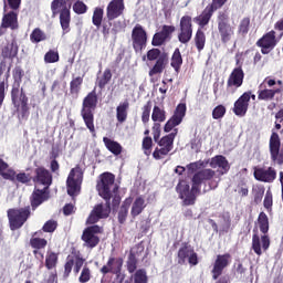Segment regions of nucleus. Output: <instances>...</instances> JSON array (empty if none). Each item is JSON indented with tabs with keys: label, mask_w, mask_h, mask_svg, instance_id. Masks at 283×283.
<instances>
[{
	"label": "nucleus",
	"mask_w": 283,
	"mask_h": 283,
	"mask_svg": "<svg viewBox=\"0 0 283 283\" xmlns=\"http://www.w3.org/2000/svg\"><path fill=\"white\" fill-rule=\"evenodd\" d=\"M127 109H129V102L120 103L117 106V120L118 123H125L127 120Z\"/></svg>",
	"instance_id": "nucleus-39"
},
{
	"label": "nucleus",
	"mask_w": 283,
	"mask_h": 283,
	"mask_svg": "<svg viewBox=\"0 0 283 283\" xmlns=\"http://www.w3.org/2000/svg\"><path fill=\"white\" fill-rule=\"evenodd\" d=\"M263 205L265 209H271V207H273V193L271 192V189L266 191Z\"/></svg>",
	"instance_id": "nucleus-62"
},
{
	"label": "nucleus",
	"mask_w": 283,
	"mask_h": 283,
	"mask_svg": "<svg viewBox=\"0 0 283 283\" xmlns=\"http://www.w3.org/2000/svg\"><path fill=\"white\" fill-rule=\"evenodd\" d=\"M44 63H59V52L50 50L44 55Z\"/></svg>",
	"instance_id": "nucleus-54"
},
{
	"label": "nucleus",
	"mask_w": 283,
	"mask_h": 283,
	"mask_svg": "<svg viewBox=\"0 0 283 283\" xmlns=\"http://www.w3.org/2000/svg\"><path fill=\"white\" fill-rule=\"evenodd\" d=\"M109 81H112V71L106 69L103 73V76L98 81V86L103 88L105 85H107V83H109Z\"/></svg>",
	"instance_id": "nucleus-52"
},
{
	"label": "nucleus",
	"mask_w": 283,
	"mask_h": 283,
	"mask_svg": "<svg viewBox=\"0 0 283 283\" xmlns=\"http://www.w3.org/2000/svg\"><path fill=\"white\" fill-rule=\"evenodd\" d=\"M59 258L56 256V253H49L46 255V268L48 269H54V266H56V262H57Z\"/></svg>",
	"instance_id": "nucleus-58"
},
{
	"label": "nucleus",
	"mask_w": 283,
	"mask_h": 283,
	"mask_svg": "<svg viewBox=\"0 0 283 283\" xmlns=\"http://www.w3.org/2000/svg\"><path fill=\"white\" fill-rule=\"evenodd\" d=\"M145 207H147V203H145V199L143 197H137L132 205V209H130L132 218H136L140 216L143 211H145Z\"/></svg>",
	"instance_id": "nucleus-31"
},
{
	"label": "nucleus",
	"mask_w": 283,
	"mask_h": 283,
	"mask_svg": "<svg viewBox=\"0 0 283 283\" xmlns=\"http://www.w3.org/2000/svg\"><path fill=\"white\" fill-rule=\"evenodd\" d=\"M83 182V169L81 167L73 168L67 177L66 186L69 196H77L81 191V184Z\"/></svg>",
	"instance_id": "nucleus-8"
},
{
	"label": "nucleus",
	"mask_w": 283,
	"mask_h": 283,
	"mask_svg": "<svg viewBox=\"0 0 283 283\" xmlns=\"http://www.w3.org/2000/svg\"><path fill=\"white\" fill-rule=\"evenodd\" d=\"M129 205H132V199H126L124 205L120 207L118 212V221L120 224L127 220V213H129Z\"/></svg>",
	"instance_id": "nucleus-41"
},
{
	"label": "nucleus",
	"mask_w": 283,
	"mask_h": 283,
	"mask_svg": "<svg viewBox=\"0 0 283 283\" xmlns=\"http://www.w3.org/2000/svg\"><path fill=\"white\" fill-rule=\"evenodd\" d=\"M193 36V29L191 27V17L184 15L180 20V29L178 33V41L180 43H189Z\"/></svg>",
	"instance_id": "nucleus-15"
},
{
	"label": "nucleus",
	"mask_w": 283,
	"mask_h": 283,
	"mask_svg": "<svg viewBox=\"0 0 283 283\" xmlns=\"http://www.w3.org/2000/svg\"><path fill=\"white\" fill-rule=\"evenodd\" d=\"M186 114H187V105L179 104L172 117L166 123L164 127V132L169 133L172 129V127H178V125L182 123V118H185Z\"/></svg>",
	"instance_id": "nucleus-20"
},
{
	"label": "nucleus",
	"mask_w": 283,
	"mask_h": 283,
	"mask_svg": "<svg viewBox=\"0 0 283 283\" xmlns=\"http://www.w3.org/2000/svg\"><path fill=\"white\" fill-rule=\"evenodd\" d=\"M251 101V92L243 93L234 103L233 112L235 116H245L249 111V102Z\"/></svg>",
	"instance_id": "nucleus-25"
},
{
	"label": "nucleus",
	"mask_w": 283,
	"mask_h": 283,
	"mask_svg": "<svg viewBox=\"0 0 283 283\" xmlns=\"http://www.w3.org/2000/svg\"><path fill=\"white\" fill-rule=\"evenodd\" d=\"M207 180L210 181L207 191H209V189H216L218 187V182H220V178H216V171L212 169H203L195 174L192 177L193 191L197 189L200 190V185Z\"/></svg>",
	"instance_id": "nucleus-7"
},
{
	"label": "nucleus",
	"mask_w": 283,
	"mask_h": 283,
	"mask_svg": "<svg viewBox=\"0 0 283 283\" xmlns=\"http://www.w3.org/2000/svg\"><path fill=\"white\" fill-rule=\"evenodd\" d=\"M227 1L229 0H212V3L208 7H210L216 12V10H220V8H222Z\"/></svg>",
	"instance_id": "nucleus-64"
},
{
	"label": "nucleus",
	"mask_w": 283,
	"mask_h": 283,
	"mask_svg": "<svg viewBox=\"0 0 283 283\" xmlns=\"http://www.w3.org/2000/svg\"><path fill=\"white\" fill-rule=\"evenodd\" d=\"M151 114V102H148L144 107H143V114H142V120L144 124L149 123V116Z\"/></svg>",
	"instance_id": "nucleus-57"
},
{
	"label": "nucleus",
	"mask_w": 283,
	"mask_h": 283,
	"mask_svg": "<svg viewBox=\"0 0 283 283\" xmlns=\"http://www.w3.org/2000/svg\"><path fill=\"white\" fill-rule=\"evenodd\" d=\"M125 12V0H112L106 8V18L108 21L118 19Z\"/></svg>",
	"instance_id": "nucleus-21"
},
{
	"label": "nucleus",
	"mask_w": 283,
	"mask_h": 283,
	"mask_svg": "<svg viewBox=\"0 0 283 283\" xmlns=\"http://www.w3.org/2000/svg\"><path fill=\"white\" fill-rule=\"evenodd\" d=\"M167 65V59L165 56L158 57L156 64L149 71V76H154L156 74H163L165 66Z\"/></svg>",
	"instance_id": "nucleus-38"
},
{
	"label": "nucleus",
	"mask_w": 283,
	"mask_h": 283,
	"mask_svg": "<svg viewBox=\"0 0 283 283\" xmlns=\"http://www.w3.org/2000/svg\"><path fill=\"white\" fill-rule=\"evenodd\" d=\"M218 30L222 43H229L233 39V27L229 24V13L220 11L218 15Z\"/></svg>",
	"instance_id": "nucleus-9"
},
{
	"label": "nucleus",
	"mask_w": 283,
	"mask_h": 283,
	"mask_svg": "<svg viewBox=\"0 0 283 283\" xmlns=\"http://www.w3.org/2000/svg\"><path fill=\"white\" fill-rule=\"evenodd\" d=\"M176 138V133H171L165 137H163L159 142V147L156 148L155 151L153 153V156L156 160H160L169 154L174 149V140Z\"/></svg>",
	"instance_id": "nucleus-12"
},
{
	"label": "nucleus",
	"mask_w": 283,
	"mask_h": 283,
	"mask_svg": "<svg viewBox=\"0 0 283 283\" xmlns=\"http://www.w3.org/2000/svg\"><path fill=\"white\" fill-rule=\"evenodd\" d=\"M250 23H251V20L249 18H243L239 25V32L241 34H247L249 32Z\"/></svg>",
	"instance_id": "nucleus-60"
},
{
	"label": "nucleus",
	"mask_w": 283,
	"mask_h": 283,
	"mask_svg": "<svg viewBox=\"0 0 283 283\" xmlns=\"http://www.w3.org/2000/svg\"><path fill=\"white\" fill-rule=\"evenodd\" d=\"M242 83H244V71L241 67H237L230 74L227 87L228 92H234L238 87H242Z\"/></svg>",
	"instance_id": "nucleus-22"
},
{
	"label": "nucleus",
	"mask_w": 283,
	"mask_h": 283,
	"mask_svg": "<svg viewBox=\"0 0 283 283\" xmlns=\"http://www.w3.org/2000/svg\"><path fill=\"white\" fill-rule=\"evenodd\" d=\"M178 260L179 264H185L188 260L189 264L196 266V264H198V254H196L193 249L185 247L179 250Z\"/></svg>",
	"instance_id": "nucleus-26"
},
{
	"label": "nucleus",
	"mask_w": 283,
	"mask_h": 283,
	"mask_svg": "<svg viewBox=\"0 0 283 283\" xmlns=\"http://www.w3.org/2000/svg\"><path fill=\"white\" fill-rule=\"evenodd\" d=\"M30 244L33 249H45V247H48V240L41 238H33L30 240Z\"/></svg>",
	"instance_id": "nucleus-51"
},
{
	"label": "nucleus",
	"mask_w": 283,
	"mask_h": 283,
	"mask_svg": "<svg viewBox=\"0 0 283 283\" xmlns=\"http://www.w3.org/2000/svg\"><path fill=\"white\" fill-rule=\"evenodd\" d=\"M254 178L260 182H273L277 178V171L273 167L255 168Z\"/></svg>",
	"instance_id": "nucleus-24"
},
{
	"label": "nucleus",
	"mask_w": 283,
	"mask_h": 283,
	"mask_svg": "<svg viewBox=\"0 0 283 283\" xmlns=\"http://www.w3.org/2000/svg\"><path fill=\"white\" fill-rule=\"evenodd\" d=\"M83 264H85V260H83V258L77 255H69L64 265L65 277L70 276L72 270L75 275H78L81 269H83Z\"/></svg>",
	"instance_id": "nucleus-17"
},
{
	"label": "nucleus",
	"mask_w": 283,
	"mask_h": 283,
	"mask_svg": "<svg viewBox=\"0 0 283 283\" xmlns=\"http://www.w3.org/2000/svg\"><path fill=\"white\" fill-rule=\"evenodd\" d=\"M282 92L281 88H263L259 91V101H273L275 98L276 94H280Z\"/></svg>",
	"instance_id": "nucleus-37"
},
{
	"label": "nucleus",
	"mask_w": 283,
	"mask_h": 283,
	"mask_svg": "<svg viewBox=\"0 0 283 283\" xmlns=\"http://www.w3.org/2000/svg\"><path fill=\"white\" fill-rule=\"evenodd\" d=\"M132 41L135 52H140V50L147 48V32L143 25L137 24L134 27L132 32Z\"/></svg>",
	"instance_id": "nucleus-13"
},
{
	"label": "nucleus",
	"mask_w": 283,
	"mask_h": 283,
	"mask_svg": "<svg viewBox=\"0 0 283 283\" xmlns=\"http://www.w3.org/2000/svg\"><path fill=\"white\" fill-rule=\"evenodd\" d=\"M97 191L101 198L106 200V203H99L92 210L90 217L86 220V224H96L101 219L107 218L112 211L109 207V200L112 199V189L114 188V175L105 172L101 176V180L97 182Z\"/></svg>",
	"instance_id": "nucleus-1"
},
{
	"label": "nucleus",
	"mask_w": 283,
	"mask_h": 283,
	"mask_svg": "<svg viewBox=\"0 0 283 283\" xmlns=\"http://www.w3.org/2000/svg\"><path fill=\"white\" fill-rule=\"evenodd\" d=\"M252 192L254 196V201L262 202V197L264 196V186H262V185L253 186Z\"/></svg>",
	"instance_id": "nucleus-48"
},
{
	"label": "nucleus",
	"mask_w": 283,
	"mask_h": 283,
	"mask_svg": "<svg viewBox=\"0 0 283 283\" xmlns=\"http://www.w3.org/2000/svg\"><path fill=\"white\" fill-rule=\"evenodd\" d=\"M10 28L11 30H17L19 28V22L17 19V12L9 11L8 12V4L4 2V15L2 18V23L0 27V36L6 34V29Z\"/></svg>",
	"instance_id": "nucleus-16"
},
{
	"label": "nucleus",
	"mask_w": 283,
	"mask_h": 283,
	"mask_svg": "<svg viewBox=\"0 0 283 283\" xmlns=\"http://www.w3.org/2000/svg\"><path fill=\"white\" fill-rule=\"evenodd\" d=\"M24 75L25 73L23 72V69H21L20 66H17L13 70V90H19V87H21V82L23 81Z\"/></svg>",
	"instance_id": "nucleus-40"
},
{
	"label": "nucleus",
	"mask_w": 283,
	"mask_h": 283,
	"mask_svg": "<svg viewBox=\"0 0 283 283\" xmlns=\"http://www.w3.org/2000/svg\"><path fill=\"white\" fill-rule=\"evenodd\" d=\"M271 159L276 165H283V146L281 147L280 135L272 133L270 138Z\"/></svg>",
	"instance_id": "nucleus-14"
},
{
	"label": "nucleus",
	"mask_w": 283,
	"mask_h": 283,
	"mask_svg": "<svg viewBox=\"0 0 283 283\" xmlns=\"http://www.w3.org/2000/svg\"><path fill=\"white\" fill-rule=\"evenodd\" d=\"M103 8L97 7L94 9L92 21L93 24L96 25V28H101V23H103Z\"/></svg>",
	"instance_id": "nucleus-46"
},
{
	"label": "nucleus",
	"mask_w": 283,
	"mask_h": 283,
	"mask_svg": "<svg viewBox=\"0 0 283 283\" xmlns=\"http://www.w3.org/2000/svg\"><path fill=\"white\" fill-rule=\"evenodd\" d=\"M176 32V27L174 25H164L161 31L156 33L153 38V45L158 46L163 45Z\"/></svg>",
	"instance_id": "nucleus-28"
},
{
	"label": "nucleus",
	"mask_w": 283,
	"mask_h": 283,
	"mask_svg": "<svg viewBox=\"0 0 283 283\" xmlns=\"http://www.w3.org/2000/svg\"><path fill=\"white\" fill-rule=\"evenodd\" d=\"M258 227L261 233H264L261 239L258 234L252 237V249L256 255H262L263 251H268L271 247V239L266 233H269V217L266 213L261 212L258 218Z\"/></svg>",
	"instance_id": "nucleus-2"
},
{
	"label": "nucleus",
	"mask_w": 283,
	"mask_h": 283,
	"mask_svg": "<svg viewBox=\"0 0 283 283\" xmlns=\"http://www.w3.org/2000/svg\"><path fill=\"white\" fill-rule=\"evenodd\" d=\"M195 43L199 52H202V50H205V43H207V36L205 35V32H202L201 30L197 31L195 36Z\"/></svg>",
	"instance_id": "nucleus-42"
},
{
	"label": "nucleus",
	"mask_w": 283,
	"mask_h": 283,
	"mask_svg": "<svg viewBox=\"0 0 283 283\" xmlns=\"http://www.w3.org/2000/svg\"><path fill=\"white\" fill-rule=\"evenodd\" d=\"M73 11L75 12V14H85V12H87V4H84L83 1L77 0L73 4Z\"/></svg>",
	"instance_id": "nucleus-56"
},
{
	"label": "nucleus",
	"mask_w": 283,
	"mask_h": 283,
	"mask_svg": "<svg viewBox=\"0 0 283 283\" xmlns=\"http://www.w3.org/2000/svg\"><path fill=\"white\" fill-rule=\"evenodd\" d=\"M98 103V97L96 96V92H91L84 98L82 104L81 116L90 132L94 134V109H96V105Z\"/></svg>",
	"instance_id": "nucleus-4"
},
{
	"label": "nucleus",
	"mask_w": 283,
	"mask_h": 283,
	"mask_svg": "<svg viewBox=\"0 0 283 283\" xmlns=\"http://www.w3.org/2000/svg\"><path fill=\"white\" fill-rule=\"evenodd\" d=\"M57 223L54 220H49L43 226V231L45 233H54L56 231Z\"/></svg>",
	"instance_id": "nucleus-59"
},
{
	"label": "nucleus",
	"mask_w": 283,
	"mask_h": 283,
	"mask_svg": "<svg viewBox=\"0 0 283 283\" xmlns=\"http://www.w3.org/2000/svg\"><path fill=\"white\" fill-rule=\"evenodd\" d=\"M180 65H182V55L180 54V50L176 49L171 57V67L178 72Z\"/></svg>",
	"instance_id": "nucleus-45"
},
{
	"label": "nucleus",
	"mask_w": 283,
	"mask_h": 283,
	"mask_svg": "<svg viewBox=\"0 0 283 283\" xmlns=\"http://www.w3.org/2000/svg\"><path fill=\"white\" fill-rule=\"evenodd\" d=\"M8 218L11 231L21 229L30 218V206L20 209L8 210Z\"/></svg>",
	"instance_id": "nucleus-6"
},
{
	"label": "nucleus",
	"mask_w": 283,
	"mask_h": 283,
	"mask_svg": "<svg viewBox=\"0 0 283 283\" xmlns=\"http://www.w3.org/2000/svg\"><path fill=\"white\" fill-rule=\"evenodd\" d=\"M103 143L106 149H108L111 154H114V156H120V154H123V146H120L118 142H114L107 137H104Z\"/></svg>",
	"instance_id": "nucleus-33"
},
{
	"label": "nucleus",
	"mask_w": 283,
	"mask_h": 283,
	"mask_svg": "<svg viewBox=\"0 0 283 283\" xmlns=\"http://www.w3.org/2000/svg\"><path fill=\"white\" fill-rule=\"evenodd\" d=\"M224 114H227V108L224 106H222V105H218L212 111V118H214V120H218L220 118H223Z\"/></svg>",
	"instance_id": "nucleus-55"
},
{
	"label": "nucleus",
	"mask_w": 283,
	"mask_h": 283,
	"mask_svg": "<svg viewBox=\"0 0 283 283\" xmlns=\"http://www.w3.org/2000/svg\"><path fill=\"white\" fill-rule=\"evenodd\" d=\"M151 145H153L151 137H145L143 140V149L146 156H149L151 154Z\"/></svg>",
	"instance_id": "nucleus-61"
},
{
	"label": "nucleus",
	"mask_w": 283,
	"mask_h": 283,
	"mask_svg": "<svg viewBox=\"0 0 283 283\" xmlns=\"http://www.w3.org/2000/svg\"><path fill=\"white\" fill-rule=\"evenodd\" d=\"M122 268H123V262L116 259H109L107 264L104 265L101 271L104 274L114 273L115 275H118L120 273Z\"/></svg>",
	"instance_id": "nucleus-30"
},
{
	"label": "nucleus",
	"mask_w": 283,
	"mask_h": 283,
	"mask_svg": "<svg viewBox=\"0 0 283 283\" xmlns=\"http://www.w3.org/2000/svg\"><path fill=\"white\" fill-rule=\"evenodd\" d=\"M159 57H160V50L158 49H153L147 52L148 61H156V60L158 61Z\"/></svg>",
	"instance_id": "nucleus-63"
},
{
	"label": "nucleus",
	"mask_w": 283,
	"mask_h": 283,
	"mask_svg": "<svg viewBox=\"0 0 283 283\" xmlns=\"http://www.w3.org/2000/svg\"><path fill=\"white\" fill-rule=\"evenodd\" d=\"M134 283H147V272L145 270H137L133 275Z\"/></svg>",
	"instance_id": "nucleus-49"
},
{
	"label": "nucleus",
	"mask_w": 283,
	"mask_h": 283,
	"mask_svg": "<svg viewBox=\"0 0 283 283\" xmlns=\"http://www.w3.org/2000/svg\"><path fill=\"white\" fill-rule=\"evenodd\" d=\"M282 36L283 32L275 35V31H270L256 42V45L261 48L262 54H269L272 50L275 49V45L280 43V39H282Z\"/></svg>",
	"instance_id": "nucleus-10"
},
{
	"label": "nucleus",
	"mask_w": 283,
	"mask_h": 283,
	"mask_svg": "<svg viewBox=\"0 0 283 283\" xmlns=\"http://www.w3.org/2000/svg\"><path fill=\"white\" fill-rule=\"evenodd\" d=\"M17 54H19V44H17L14 40L2 49V56H4V59H14Z\"/></svg>",
	"instance_id": "nucleus-35"
},
{
	"label": "nucleus",
	"mask_w": 283,
	"mask_h": 283,
	"mask_svg": "<svg viewBox=\"0 0 283 283\" xmlns=\"http://www.w3.org/2000/svg\"><path fill=\"white\" fill-rule=\"evenodd\" d=\"M209 165V161H195L187 166L188 174H196V171H200V169H205Z\"/></svg>",
	"instance_id": "nucleus-44"
},
{
	"label": "nucleus",
	"mask_w": 283,
	"mask_h": 283,
	"mask_svg": "<svg viewBox=\"0 0 283 283\" xmlns=\"http://www.w3.org/2000/svg\"><path fill=\"white\" fill-rule=\"evenodd\" d=\"M208 163L212 169H220V176H224V174L231 169V166H229V160H227V157L222 155L212 157Z\"/></svg>",
	"instance_id": "nucleus-27"
},
{
	"label": "nucleus",
	"mask_w": 283,
	"mask_h": 283,
	"mask_svg": "<svg viewBox=\"0 0 283 283\" xmlns=\"http://www.w3.org/2000/svg\"><path fill=\"white\" fill-rule=\"evenodd\" d=\"M83 84V77H75L71 81V94H78V90H81V85Z\"/></svg>",
	"instance_id": "nucleus-53"
},
{
	"label": "nucleus",
	"mask_w": 283,
	"mask_h": 283,
	"mask_svg": "<svg viewBox=\"0 0 283 283\" xmlns=\"http://www.w3.org/2000/svg\"><path fill=\"white\" fill-rule=\"evenodd\" d=\"M12 103L18 112V118L25 120L30 116V107H28V96L23 90L12 88L11 91Z\"/></svg>",
	"instance_id": "nucleus-5"
},
{
	"label": "nucleus",
	"mask_w": 283,
	"mask_h": 283,
	"mask_svg": "<svg viewBox=\"0 0 283 283\" xmlns=\"http://www.w3.org/2000/svg\"><path fill=\"white\" fill-rule=\"evenodd\" d=\"M0 176L4 178V180H14L17 172L3 159H0Z\"/></svg>",
	"instance_id": "nucleus-34"
},
{
	"label": "nucleus",
	"mask_w": 283,
	"mask_h": 283,
	"mask_svg": "<svg viewBox=\"0 0 283 283\" xmlns=\"http://www.w3.org/2000/svg\"><path fill=\"white\" fill-rule=\"evenodd\" d=\"M92 280V270H90V268H87V265H84L80 276H78V282L80 283H87Z\"/></svg>",
	"instance_id": "nucleus-47"
},
{
	"label": "nucleus",
	"mask_w": 283,
	"mask_h": 283,
	"mask_svg": "<svg viewBox=\"0 0 283 283\" xmlns=\"http://www.w3.org/2000/svg\"><path fill=\"white\" fill-rule=\"evenodd\" d=\"M102 229L98 226H92L84 230L82 234V240L85 243V247H90V249H94L99 242L97 233H101Z\"/></svg>",
	"instance_id": "nucleus-19"
},
{
	"label": "nucleus",
	"mask_w": 283,
	"mask_h": 283,
	"mask_svg": "<svg viewBox=\"0 0 283 283\" xmlns=\"http://www.w3.org/2000/svg\"><path fill=\"white\" fill-rule=\"evenodd\" d=\"M214 12L216 11H213L209 6L206 7L203 12L195 19L196 23H198L200 28H205V25H207L209 21H211V17H213Z\"/></svg>",
	"instance_id": "nucleus-32"
},
{
	"label": "nucleus",
	"mask_w": 283,
	"mask_h": 283,
	"mask_svg": "<svg viewBox=\"0 0 283 283\" xmlns=\"http://www.w3.org/2000/svg\"><path fill=\"white\" fill-rule=\"evenodd\" d=\"M177 193H179V198L184 200V205L189 206L196 202V193L200 191V189L193 190V182L191 190L189 189V184L186 180L179 181L176 187Z\"/></svg>",
	"instance_id": "nucleus-11"
},
{
	"label": "nucleus",
	"mask_w": 283,
	"mask_h": 283,
	"mask_svg": "<svg viewBox=\"0 0 283 283\" xmlns=\"http://www.w3.org/2000/svg\"><path fill=\"white\" fill-rule=\"evenodd\" d=\"M35 189H50V185H52V174L50 170L40 167L35 169Z\"/></svg>",
	"instance_id": "nucleus-18"
},
{
	"label": "nucleus",
	"mask_w": 283,
	"mask_h": 283,
	"mask_svg": "<svg viewBox=\"0 0 283 283\" xmlns=\"http://www.w3.org/2000/svg\"><path fill=\"white\" fill-rule=\"evenodd\" d=\"M72 8V0H53L51 3V10L53 12V17L60 13V23L63 30V34H67L70 32V22L72 21V17L70 10Z\"/></svg>",
	"instance_id": "nucleus-3"
},
{
	"label": "nucleus",
	"mask_w": 283,
	"mask_h": 283,
	"mask_svg": "<svg viewBox=\"0 0 283 283\" xmlns=\"http://www.w3.org/2000/svg\"><path fill=\"white\" fill-rule=\"evenodd\" d=\"M46 200H50V190L43 188H35L31 198V206L33 209L43 205Z\"/></svg>",
	"instance_id": "nucleus-29"
},
{
	"label": "nucleus",
	"mask_w": 283,
	"mask_h": 283,
	"mask_svg": "<svg viewBox=\"0 0 283 283\" xmlns=\"http://www.w3.org/2000/svg\"><path fill=\"white\" fill-rule=\"evenodd\" d=\"M137 264L138 261L136 260V255H134V253H130L126 262L128 273H134V271H136L137 269Z\"/></svg>",
	"instance_id": "nucleus-50"
},
{
	"label": "nucleus",
	"mask_w": 283,
	"mask_h": 283,
	"mask_svg": "<svg viewBox=\"0 0 283 283\" xmlns=\"http://www.w3.org/2000/svg\"><path fill=\"white\" fill-rule=\"evenodd\" d=\"M45 39H48L45 32L41 31L39 28L34 29L30 34V41L32 43H41V41H45Z\"/></svg>",
	"instance_id": "nucleus-43"
},
{
	"label": "nucleus",
	"mask_w": 283,
	"mask_h": 283,
	"mask_svg": "<svg viewBox=\"0 0 283 283\" xmlns=\"http://www.w3.org/2000/svg\"><path fill=\"white\" fill-rule=\"evenodd\" d=\"M151 120H154V123H165V120H167V115L163 106H158V105L154 106Z\"/></svg>",
	"instance_id": "nucleus-36"
},
{
	"label": "nucleus",
	"mask_w": 283,
	"mask_h": 283,
	"mask_svg": "<svg viewBox=\"0 0 283 283\" xmlns=\"http://www.w3.org/2000/svg\"><path fill=\"white\" fill-rule=\"evenodd\" d=\"M231 264V254H219L213 264L212 269V277L213 280H218L220 275H222V271L227 269V266Z\"/></svg>",
	"instance_id": "nucleus-23"
}]
</instances>
